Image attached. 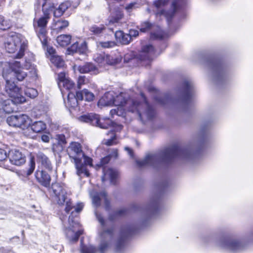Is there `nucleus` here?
<instances>
[{"label": "nucleus", "instance_id": "1", "mask_svg": "<svg viewBox=\"0 0 253 253\" xmlns=\"http://www.w3.org/2000/svg\"><path fill=\"white\" fill-rule=\"evenodd\" d=\"M141 97L143 102L138 104L132 99H127V95L125 93H121L118 95L114 94V105L125 110L136 113L141 121L151 119L153 116V112L146 101L143 94Z\"/></svg>", "mask_w": 253, "mask_h": 253}, {"label": "nucleus", "instance_id": "2", "mask_svg": "<svg viewBox=\"0 0 253 253\" xmlns=\"http://www.w3.org/2000/svg\"><path fill=\"white\" fill-rule=\"evenodd\" d=\"M42 0H38L36 6L38 9L40 8V5ZM42 11L43 16L40 18L37 21H35L34 26L37 35L41 41L42 43L44 45L46 43V25L48 20L50 18V13L54 8V4L51 3L47 0H42Z\"/></svg>", "mask_w": 253, "mask_h": 253}, {"label": "nucleus", "instance_id": "3", "mask_svg": "<svg viewBox=\"0 0 253 253\" xmlns=\"http://www.w3.org/2000/svg\"><path fill=\"white\" fill-rule=\"evenodd\" d=\"M6 81L5 91L11 99L2 100L0 104L2 109L6 113H10L14 110V104L22 103L26 100L22 96L20 90L15 84H10L6 74H3Z\"/></svg>", "mask_w": 253, "mask_h": 253}, {"label": "nucleus", "instance_id": "4", "mask_svg": "<svg viewBox=\"0 0 253 253\" xmlns=\"http://www.w3.org/2000/svg\"><path fill=\"white\" fill-rule=\"evenodd\" d=\"M27 41L19 35H14L9 37L5 42V48L9 53H14L18 51L15 55L16 58H21L27 47Z\"/></svg>", "mask_w": 253, "mask_h": 253}, {"label": "nucleus", "instance_id": "5", "mask_svg": "<svg viewBox=\"0 0 253 253\" xmlns=\"http://www.w3.org/2000/svg\"><path fill=\"white\" fill-rule=\"evenodd\" d=\"M184 0H173L171 3H169V0H158L155 2L158 11L156 15H163L168 20L171 18L177 11Z\"/></svg>", "mask_w": 253, "mask_h": 253}, {"label": "nucleus", "instance_id": "6", "mask_svg": "<svg viewBox=\"0 0 253 253\" xmlns=\"http://www.w3.org/2000/svg\"><path fill=\"white\" fill-rule=\"evenodd\" d=\"M96 217L102 226V231L100 232L101 243L99 248L100 253H105L112 245L114 239V233L113 229H106L105 227L104 221L102 216L96 213Z\"/></svg>", "mask_w": 253, "mask_h": 253}, {"label": "nucleus", "instance_id": "7", "mask_svg": "<svg viewBox=\"0 0 253 253\" xmlns=\"http://www.w3.org/2000/svg\"><path fill=\"white\" fill-rule=\"evenodd\" d=\"M78 120L82 122L90 123L92 125L98 126L101 128H108L113 123L107 118L100 119L99 116L96 114H89L79 117Z\"/></svg>", "mask_w": 253, "mask_h": 253}, {"label": "nucleus", "instance_id": "8", "mask_svg": "<svg viewBox=\"0 0 253 253\" xmlns=\"http://www.w3.org/2000/svg\"><path fill=\"white\" fill-rule=\"evenodd\" d=\"M68 222L69 225L66 228L65 234L70 242H76L83 231L79 229L80 224L78 219H73L72 215L69 216Z\"/></svg>", "mask_w": 253, "mask_h": 253}, {"label": "nucleus", "instance_id": "9", "mask_svg": "<svg viewBox=\"0 0 253 253\" xmlns=\"http://www.w3.org/2000/svg\"><path fill=\"white\" fill-rule=\"evenodd\" d=\"M6 121L10 126L24 130L30 126L31 120L27 115L21 114L10 116L7 118Z\"/></svg>", "mask_w": 253, "mask_h": 253}, {"label": "nucleus", "instance_id": "10", "mask_svg": "<svg viewBox=\"0 0 253 253\" xmlns=\"http://www.w3.org/2000/svg\"><path fill=\"white\" fill-rule=\"evenodd\" d=\"M67 152L70 158L74 160V163L82 161V158L84 156L82 146L78 142H71L67 149Z\"/></svg>", "mask_w": 253, "mask_h": 253}, {"label": "nucleus", "instance_id": "11", "mask_svg": "<svg viewBox=\"0 0 253 253\" xmlns=\"http://www.w3.org/2000/svg\"><path fill=\"white\" fill-rule=\"evenodd\" d=\"M15 64L17 69L13 68L12 70L10 69L4 70L3 72L2 76L3 77V74L5 73L10 84H14L13 81L14 76H15L18 81H22L27 76V74L20 67L19 63L16 62Z\"/></svg>", "mask_w": 253, "mask_h": 253}, {"label": "nucleus", "instance_id": "12", "mask_svg": "<svg viewBox=\"0 0 253 253\" xmlns=\"http://www.w3.org/2000/svg\"><path fill=\"white\" fill-rule=\"evenodd\" d=\"M58 84L62 94L64 90H70L75 87V83L67 78L64 72H61L58 75Z\"/></svg>", "mask_w": 253, "mask_h": 253}, {"label": "nucleus", "instance_id": "13", "mask_svg": "<svg viewBox=\"0 0 253 253\" xmlns=\"http://www.w3.org/2000/svg\"><path fill=\"white\" fill-rule=\"evenodd\" d=\"M52 188L53 193L58 198V204L63 205L67 197L66 187L59 183H55L52 185Z\"/></svg>", "mask_w": 253, "mask_h": 253}, {"label": "nucleus", "instance_id": "14", "mask_svg": "<svg viewBox=\"0 0 253 253\" xmlns=\"http://www.w3.org/2000/svg\"><path fill=\"white\" fill-rule=\"evenodd\" d=\"M9 157L11 163L16 166H21L26 162L25 155L19 150H11L9 151Z\"/></svg>", "mask_w": 253, "mask_h": 253}, {"label": "nucleus", "instance_id": "15", "mask_svg": "<svg viewBox=\"0 0 253 253\" xmlns=\"http://www.w3.org/2000/svg\"><path fill=\"white\" fill-rule=\"evenodd\" d=\"M160 160V156L156 154L147 155L144 159L137 162L140 167L154 166Z\"/></svg>", "mask_w": 253, "mask_h": 253}, {"label": "nucleus", "instance_id": "16", "mask_svg": "<svg viewBox=\"0 0 253 253\" xmlns=\"http://www.w3.org/2000/svg\"><path fill=\"white\" fill-rule=\"evenodd\" d=\"M91 196L92 197L93 204L95 206L98 207L100 205L101 203H104L105 205L106 208L107 209L108 208L109 202L106 194L104 192L100 194L92 192Z\"/></svg>", "mask_w": 253, "mask_h": 253}, {"label": "nucleus", "instance_id": "17", "mask_svg": "<svg viewBox=\"0 0 253 253\" xmlns=\"http://www.w3.org/2000/svg\"><path fill=\"white\" fill-rule=\"evenodd\" d=\"M35 176L38 181L44 187L50 185L51 178L48 174L43 170H37Z\"/></svg>", "mask_w": 253, "mask_h": 253}, {"label": "nucleus", "instance_id": "18", "mask_svg": "<svg viewBox=\"0 0 253 253\" xmlns=\"http://www.w3.org/2000/svg\"><path fill=\"white\" fill-rule=\"evenodd\" d=\"M103 175L102 177V180L104 181L107 180H110L111 183H115L114 180L117 177L118 173L117 170L108 167H104L103 168Z\"/></svg>", "mask_w": 253, "mask_h": 253}, {"label": "nucleus", "instance_id": "19", "mask_svg": "<svg viewBox=\"0 0 253 253\" xmlns=\"http://www.w3.org/2000/svg\"><path fill=\"white\" fill-rule=\"evenodd\" d=\"M154 54V47L151 45L144 46L140 53V58L142 60H150Z\"/></svg>", "mask_w": 253, "mask_h": 253}, {"label": "nucleus", "instance_id": "20", "mask_svg": "<svg viewBox=\"0 0 253 253\" xmlns=\"http://www.w3.org/2000/svg\"><path fill=\"white\" fill-rule=\"evenodd\" d=\"M114 92L110 91L106 92L100 99L98 105L100 106H110L114 104Z\"/></svg>", "mask_w": 253, "mask_h": 253}, {"label": "nucleus", "instance_id": "21", "mask_svg": "<svg viewBox=\"0 0 253 253\" xmlns=\"http://www.w3.org/2000/svg\"><path fill=\"white\" fill-rule=\"evenodd\" d=\"M222 246L233 252L240 251L243 248V244L236 240L227 241Z\"/></svg>", "mask_w": 253, "mask_h": 253}, {"label": "nucleus", "instance_id": "22", "mask_svg": "<svg viewBox=\"0 0 253 253\" xmlns=\"http://www.w3.org/2000/svg\"><path fill=\"white\" fill-rule=\"evenodd\" d=\"M77 97L79 100L84 99L86 101H91L94 98V94L86 89L77 92Z\"/></svg>", "mask_w": 253, "mask_h": 253}, {"label": "nucleus", "instance_id": "23", "mask_svg": "<svg viewBox=\"0 0 253 253\" xmlns=\"http://www.w3.org/2000/svg\"><path fill=\"white\" fill-rule=\"evenodd\" d=\"M69 25V22L65 20H54L52 24V29L56 33L62 31L63 29L67 27Z\"/></svg>", "mask_w": 253, "mask_h": 253}, {"label": "nucleus", "instance_id": "24", "mask_svg": "<svg viewBox=\"0 0 253 253\" xmlns=\"http://www.w3.org/2000/svg\"><path fill=\"white\" fill-rule=\"evenodd\" d=\"M38 161L47 170H51L52 167L48 158L43 153L39 152L37 154Z\"/></svg>", "mask_w": 253, "mask_h": 253}, {"label": "nucleus", "instance_id": "25", "mask_svg": "<svg viewBox=\"0 0 253 253\" xmlns=\"http://www.w3.org/2000/svg\"><path fill=\"white\" fill-rule=\"evenodd\" d=\"M74 69L78 70L80 73L85 74L95 71L96 67L92 63H86L83 65L75 66Z\"/></svg>", "mask_w": 253, "mask_h": 253}, {"label": "nucleus", "instance_id": "26", "mask_svg": "<svg viewBox=\"0 0 253 253\" xmlns=\"http://www.w3.org/2000/svg\"><path fill=\"white\" fill-rule=\"evenodd\" d=\"M181 153V150L177 147H172L167 148L164 152L165 159H169L178 155Z\"/></svg>", "mask_w": 253, "mask_h": 253}, {"label": "nucleus", "instance_id": "27", "mask_svg": "<svg viewBox=\"0 0 253 253\" xmlns=\"http://www.w3.org/2000/svg\"><path fill=\"white\" fill-rule=\"evenodd\" d=\"M82 161H79L74 163L77 169V173L79 176L84 174L88 177L89 176V173L87 170L85 166L82 163Z\"/></svg>", "mask_w": 253, "mask_h": 253}, {"label": "nucleus", "instance_id": "28", "mask_svg": "<svg viewBox=\"0 0 253 253\" xmlns=\"http://www.w3.org/2000/svg\"><path fill=\"white\" fill-rule=\"evenodd\" d=\"M31 129L36 133H40L46 128V125L42 121H37L30 125Z\"/></svg>", "mask_w": 253, "mask_h": 253}, {"label": "nucleus", "instance_id": "29", "mask_svg": "<svg viewBox=\"0 0 253 253\" xmlns=\"http://www.w3.org/2000/svg\"><path fill=\"white\" fill-rule=\"evenodd\" d=\"M71 36L70 35H61L57 37L56 41L61 46L68 45L71 42Z\"/></svg>", "mask_w": 253, "mask_h": 253}, {"label": "nucleus", "instance_id": "30", "mask_svg": "<svg viewBox=\"0 0 253 253\" xmlns=\"http://www.w3.org/2000/svg\"><path fill=\"white\" fill-rule=\"evenodd\" d=\"M94 60L98 64H100L101 66L106 65L107 62H109V60H107V54L104 53L95 54L94 56Z\"/></svg>", "mask_w": 253, "mask_h": 253}, {"label": "nucleus", "instance_id": "31", "mask_svg": "<svg viewBox=\"0 0 253 253\" xmlns=\"http://www.w3.org/2000/svg\"><path fill=\"white\" fill-rule=\"evenodd\" d=\"M78 100L77 95L75 96V95L70 92L68 94L67 101L66 102L68 104V105L71 107H75L78 105Z\"/></svg>", "mask_w": 253, "mask_h": 253}, {"label": "nucleus", "instance_id": "32", "mask_svg": "<svg viewBox=\"0 0 253 253\" xmlns=\"http://www.w3.org/2000/svg\"><path fill=\"white\" fill-rule=\"evenodd\" d=\"M51 62L57 68H62L64 66V61L58 55H52L50 58Z\"/></svg>", "mask_w": 253, "mask_h": 253}, {"label": "nucleus", "instance_id": "33", "mask_svg": "<svg viewBox=\"0 0 253 253\" xmlns=\"http://www.w3.org/2000/svg\"><path fill=\"white\" fill-rule=\"evenodd\" d=\"M107 65H114L120 62L122 60L121 56L119 54L109 55L107 54Z\"/></svg>", "mask_w": 253, "mask_h": 253}, {"label": "nucleus", "instance_id": "34", "mask_svg": "<svg viewBox=\"0 0 253 253\" xmlns=\"http://www.w3.org/2000/svg\"><path fill=\"white\" fill-rule=\"evenodd\" d=\"M11 26V22L10 20L5 19L3 16L0 15V29L6 30Z\"/></svg>", "mask_w": 253, "mask_h": 253}, {"label": "nucleus", "instance_id": "35", "mask_svg": "<svg viewBox=\"0 0 253 253\" xmlns=\"http://www.w3.org/2000/svg\"><path fill=\"white\" fill-rule=\"evenodd\" d=\"M105 29V27L103 25H100L99 26L94 25L90 27L89 31L93 34L99 35L102 33Z\"/></svg>", "mask_w": 253, "mask_h": 253}, {"label": "nucleus", "instance_id": "36", "mask_svg": "<svg viewBox=\"0 0 253 253\" xmlns=\"http://www.w3.org/2000/svg\"><path fill=\"white\" fill-rule=\"evenodd\" d=\"M155 28V26L152 25L149 22H146L142 23L141 25V27L140 28V30L142 32H146L148 31L154 29Z\"/></svg>", "mask_w": 253, "mask_h": 253}, {"label": "nucleus", "instance_id": "37", "mask_svg": "<svg viewBox=\"0 0 253 253\" xmlns=\"http://www.w3.org/2000/svg\"><path fill=\"white\" fill-rule=\"evenodd\" d=\"M115 45V42L113 41L99 42H97V46L102 48H111Z\"/></svg>", "mask_w": 253, "mask_h": 253}, {"label": "nucleus", "instance_id": "38", "mask_svg": "<svg viewBox=\"0 0 253 253\" xmlns=\"http://www.w3.org/2000/svg\"><path fill=\"white\" fill-rule=\"evenodd\" d=\"M126 110L125 109H121L117 107V109H112L110 111V115L112 117H113L115 115L119 116H124L126 114Z\"/></svg>", "mask_w": 253, "mask_h": 253}, {"label": "nucleus", "instance_id": "39", "mask_svg": "<svg viewBox=\"0 0 253 253\" xmlns=\"http://www.w3.org/2000/svg\"><path fill=\"white\" fill-rule=\"evenodd\" d=\"M26 95L30 98H34L38 96V91L34 88H27L25 90Z\"/></svg>", "mask_w": 253, "mask_h": 253}, {"label": "nucleus", "instance_id": "40", "mask_svg": "<svg viewBox=\"0 0 253 253\" xmlns=\"http://www.w3.org/2000/svg\"><path fill=\"white\" fill-rule=\"evenodd\" d=\"M89 83L88 79L86 78L85 76H81L78 79L77 85L79 88H81L82 86L86 84Z\"/></svg>", "mask_w": 253, "mask_h": 253}, {"label": "nucleus", "instance_id": "41", "mask_svg": "<svg viewBox=\"0 0 253 253\" xmlns=\"http://www.w3.org/2000/svg\"><path fill=\"white\" fill-rule=\"evenodd\" d=\"M96 252V249L92 246H83L81 248L82 253H95Z\"/></svg>", "mask_w": 253, "mask_h": 253}, {"label": "nucleus", "instance_id": "42", "mask_svg": "<svg viewBox=\"0 0 253 253\" xmlns=\"http://www.w3.org/2000/svg\"><path fill=\"white\" fill-rule=\"evenodd\" d=\"M110 133L111 134V138L109 139H104L103 141V144L107 145L110 146L116 144V142L114 141V139H115V135L113 131H110Z\"/></svg>", "mask_w": 253, "mask_h": 253}, {"label": "nucleus", "instance_id": "43", "mask_svg": "<svg viewBox=\"0 0 253 253\" xmlns=\"http://www.w3.org/2000/svg\"><path fill=\"white\" fill-rule=\"evenodd\" d=\"M125 246L124 241L119 240L115 243V251L117 253L121 252Z\"/></svg>", "mask_w": 253, "mask_h": 253}, {"label": "nucleus", "instance_id": "44", "mask_svg": "<svg viewBox=\"0 0 253 253\" xmlns=\"http://www.w3.org/2000/svg\"><path fill=\"white\" fill-rule=\"evenodd\" d=\"M79 53H85L87 50V43L83 41L79 42V45L78 46Z\"/></svg>", "mask_w": 253, "mask_h": 253}, {"label": "nucleus", "instance_id": "45", "mask_svg": "<svg viewBox=\"0 0 253 253\" xmlns=\"http://www.w3.org/2000/svg\"><path fill=\"white\" fill-rule=\"evenodd\" d=\"M74 3L73 0H69L68 1L63 2L61 3L59 7L60 8V9L63 11V12H65V10L71 5L73 6V4Z\"/></svg>", "mask_w": 253, "mask_h": 253}, {"label": "nucleus", "instance_id": "46", "mask_svg": "<svg viewBox=\"0 0 253 253\" xmlns=\"http://www.w3.org/2000/svg\"><path fill=\"white\" fill-rule=\"evenodd\" d=\"M131 41V37L130 35L127 34H124L123 37L120 40L119 42L120 43L123 44H127Z\"/></svg>", "mask_w": 253, "mask_h": 253}, {"label": "nucleus", "instance_id": "47", "mask_svg": "<svg viewBox=\"0 0 253 253\" xmlns=\"http://www.w3.org/2000/svg\"><path fill=\"white\" fill-rule=\"evenodd\" d=\"M35 168V163L34 160V158L32 157L31 158L30 162V165H29V168L27 171V175H29L31 174L34 171Z\"/></svg>", "mask_w": 253, "mask_h": 253}, {"label": "nucleus", "instance_id": "48", "mask_svg": "<svg viewBox=\"0 0 253 253\" xmlns=\"http://www.w3.org/2000/svg\"><path fill=\"white\" fill-rule=\"evenodd\" d=\"M64 203H66V207H65V211L67 212H69L73 208H74L72 205V203L70 201V199H68L67 197H66V201Z\"/></svg>", "mask_w": 253, "mask_h": 253}, {"label": "nucleus", "instance_id": "49", "mask_svg": "<svg viewBox=\"0 0 253 253\" xmlns=\"http://www.w3.org/2000/svg\"><path fill=\"white\" fill-rule=\"evenodd\" d=\"M79 42H77L71 46V47L69 48V50L73 53L79 52Z\"/></svg>", "mask_w": 253, "mask_h": 253}, {"label": "nucleus", "instance_id": "50", "mask_svg": "<svg viewBox=\"0 0 253 253\" xmlns=\"http://www.w3.org/2000/svg\"><path fill=\"white\" fill-rule=\"evenodd\" d=\"M64 12L62 11L59 7H58L56 10H55L53 12V14L55 17H60L62 16Z\"/></svg>", "mask_w": 253, "mask_h": 253}, {"label": "nucleus", "instance_id": "51", "mask_svg": "<svg viewBox=\"0 0 253 253\" xmlns=\"http://www.w3.org/2000/svg\"><path fill=\"white\" fill-rule=\"evenodd\" d=\"M83 159L84 160V163L85 165H88L90 166H92V160L90 158L84 155V156L83 157V158H82V160Z\"/></svg>", "mask_w": 253, "mask_h": 253}, {"label": "nucleus", "instance_id": "52", "mask_svg": "<svg viewBox=\"0 0 253 253\" xmlns=\"http://www.w3.org/2000/svg\"><path fill=\"white\" fill-rule=\"evenodd\" d=\"M6 158L7 154L5 151L0 148V161L5 160Z\"/></svg>", "mask_w": 253, "mask_h": 253}, {"label": "nucleus", "instance_id": "53", "mask_svg": "<svg viewBox=\"0 0 253 253\" xmlns=\"http://www.w3.org/2000/svg\"><path fill=\"white\" fill-rule=\"evenodd\" d=\"M125 33L122 31H118L115 33V37L117 40L119 42L120 40L123 37Z\"/></svg>", "mask_w": 253, "mask_h": 253}, {"label": "nucleus", "instance_id": "54", "mask_svg": "<svg viewBox=\"0 0 253 253\" xmlns=\"http://www.w3.org/2000/svg\"><path fill=\"white\" fill-rule=\"evenodd\" d=\"M84 207L83 203H79L76 207H74L75 211L76 212H80Z\"/></svg>", "mask_w": 253, "mask_h": 253}, {"label": "nucleus", "instance_id": "55", "mask_svg": "<svg viewBox=\"0 0 253 253\" xmlns=\"http://www.w3.org/2000/svg\"><path fill=\"white\" fill-rule=\"evenodd\" d=\"M110 160V156H107L103 159L101 161V165L103 166L104 165L107 164Z\"/></svg>", "mask_w": 253, "mask_h": 253}, {"label": "nucleus", "instance_id": "56", "mask_svg": "<svg viewBox=\"0 0 253 253\" xmlns=\"http://www.w3.org/2000/svg\"><path fill=\"white\" fill-rule=\"evenodd\" d=\"M136 3L135 2H131L129 3V4L127 5L126 6V9L128 11H130L133 8L135 7V5Z\"/></svg>", "mask_w": 253, "mask_h": 253}, {"label": "nucleus", "instance_id": "57", "mask_svg": "<svg viewBox=\"0 0 253 253\" xmlns=\"http://www.w3.org/2000/svg\"><path fill=\"white\" fill-rule=\"evenodd\" d=\"M47 51L50 55L51 57L52 55H55V50L52 47H47Z\"/></svg>", "mask_w": 253, "mask_h": 253}, {"label": "nucleus", "instance_id": "58", "mask_svg": "<svg viewBox=\"0 0 253 253\" xmlns=\"http://www.w3.org/2000/svg\"><path fill=\"white\" fill-rule=\"evenodd\" d=\"M128 35H130V37L131 38L132 37H136L137 36H138V32L137 31H136V30H130L129 31V33L128 34Z\"/></svg>", "mask_w": 253, "mask_h": 253}, {"label": "nucleus", "instance_id": "59", "mask_svg": "<svg viewBox=\"0 0 253 253\" xmlns=\"http://www.w3.org/2000/svg\"><path fill=\"white\" fill-rule=\"evenodd\" d=\"M42 140L44 142H48L49 141V137L46 134H43L41 137Z\"/></svg>", "mask_w": 253, "mask_h": 253}, {"label": "nucleus", "instance_id": "60", "mask_svg": "<svg viewBox=\"0 0 253 253\" xmlns=\"http://www.w3.org/2000/svg\"><path fill=\"white\" fill-rule=\"evenodd\" d=\"M192 86L189 83H188V82L186 83L185 88H186V92H188L189 91H190L192 89Z\"/></svg>", "mask_w": 253, "mask_h": 253}, {"label": "nucleus", "instance_id": "61", "mask_svg": "<svg viewBox=\"0 0 253 253\" xmlns=\"http://www.w3.org/2000/svg\"><path fill=\"white\" fill-rule=\"evenodd\" d=\"M111 157L117 158L118 156V151L117 149L114 150L112 154L110 155Z\"/></svg>", "mask_w": 253, "mask_h": 253}, {"label": "nucleus", "instance_id": "62", "mask_svg": "<svg viewBox=\"0 0 253 253\" xmlns=\"http://www.w3.org/2000/svg\"><path fill=\"white\" fill-rule=\"evenodd\" d=\"M125 150L127 151L128 154L130 155V157H133V153L132 150L128 147H126Z\"/></svg>", "mask_w": 253, "mask_h": 253}, {"label": "nucleus", "instance_id": "63", "mask_svg": "<svg viewBox=\"0 0 253 253\" xmlns=\"http://www.w3.org/2000/svg\"><path fill=\"white\" fill-rule=\"evenodd\" d=\"M74 3L73 4V7L76 8L80 3V0H73Z\"/></svg>", "mask_w": 253, "mask_h": 253}, {"label": "nucleus", "instance_id": "64", "mask_svg": "<svg viewBox=\"0 0 253 253\" xmlns=\"http://www.w3.org/2000/svg\"><path fill=\"white\" fill-rule=\"evenodd\" d=\"M154 36L157 38H160L162 37V35L160 33L155 34L154 33Z\"/></svg>", "mask_w": 253, "mask_h": 253}]
</instances>
